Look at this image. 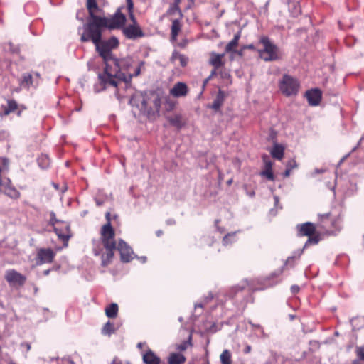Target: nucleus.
<instances>
[{
	"label": "nucleus",
	"instance_id": "nucleus-45",
	"mask_svg": "<svg viewBox=\"0 0 364 364\" xmlns=\"http://www.w3.org/2000/svg\"><path fill=\"white\" fill-rule=\"evenodd\" d=\"M296 167H297V164L294 159L289 160L287 164V168L291 171Z\"/></svg>",
	"mask_w": 364,
	"mask_h": 364
},
{
	"label": "nucleus",
	"instance_id": "nucleus-18",
	"mask_svg": "<svg viewBox=\"0 0 364 364\" xmlns=\"http://www.w3.org/2000/svg\"><path fill=\"white\" fill-rule=\"evenodd\" d=\"M282 271H280L278 274L274 273L271 276L265 278L264 279L263 284L264 287H259L256 289L251 288L252 290H262L265 288L272 287L277 284L279 282V280L276 279V277H277L279 274H281Z\"/></svg>",
	"mask_w": 364,
	"mask_h": 364
},
{
	"label": "nucleus",
	"instance_id": "nucleus-41",
	"mask_svg": "<svg viewBox=\"0 0 364 364\" xmlns=\"http://www.w3.org/2000/svg\"><path fill=\"white\" fill-rule=\"evenodd\" d=\"M260 174L262 176L266 177L269 181H274V174L272 173V170H266L265 169L263 171H262Z\"/></svg>",
	"mask_w": 364,
	"mask_h": 364
},
{
	"label": "nucleus",
	"instance_id": "nucleus-40",
	"mask_svg": "<svg viewBox=\"0 0 364 364\" xmlns=\"http://www.w3.org/2000/svg\"><path fill=\"white\" fill-rule=\"evenodd\" d=\"M355 353L360 360L364 361V346H357L355 348Z\"/></svg>",
	"mask_w": 364,
	"mask_h": 364
},
{
	"label": "nucleus",
	"instance_id": "nucleus-23",
	"mask_svg": "<svg viewBox=\"0 0 364 364\" xmlns=\"http://www.w3.org/2000/svg\"><path fill=\"white\" fill-rule=\"evenodd\" d=\"M225 54H217L215 53H211V58L210 59V64L212 65L215 69L219 68L223 65V58Z\"/></svg>",
	"mask_w": 364,
	"mask_h": 364
},
{
	"label": "nucleus",
	"instance_id": "nucleus-37",
	"mask_svg": "<svg viewBox=\"0 0 364 364\" xmlns=\"http://www.w3.org/2000/svg\"><path fill=\"white\" fill-rule=\"evenodd\" d=\"M191 336H189L188 341H184L181 343L176 345V349L179 351L186 350L188 346H191Z\"/></svg>",
	"mask_w": 364,
	"mask_h": 364
},
{
	"label": "nucleus",
	"instance_id": "nucleus-10",
	"mask_svg": "<svg viewBox=\"0 0 364 364\" xmlns=\"http://www.w3.org/2000/svg\"><path fill=\"white\" fill-rule=\"evenodd\" d=\"M53 228L58 237L63 242H68L71 237L70 225L66 222L63 221L59 225H55Z\"/></svg>",
	"mask_w": 364,
	"mask_h": 364
},
{
	"label": "nucleus",
	"instance_id": "nucleus-50",
	"mask_svg": "<svg viewBox=\"0 0 364 364\" xmlns=\"http://www.w3.org/2000/svg\"><path fill=\"white\" fill-rule=\"evenodd\" d=\"M265 169L272 170V163L270 161H265Z\"/></svg>",
	"mask_w": 364,
	"mask_h": 364
},
{
	"label": "nucleus",
	"instance_id": "nucleus-26",
	"mask_svg": "<svg viewBox=\"0 0 364 364\" xmlns=\"http://www.w3.org/2000/svg\"><path fill=\"white\" fill-rule=\"evenodd\" d=\"M118 310V305L112 303L105 308V314L108 318H114L117 316Z\"/></svg>",
	"mask_w": 364,
	"mask_h": 364
},
{
	"label": "nucleus",
	"instance_id": "nucleus-16",
	"mask_svg": "<svg viewBox=\"0 0 364 364\" xmlns=\"http://www.w3.org/2000/svg\"><path fill=\"white\" fill-rule=\"evenodd\" d=\"M298 228L300 235L303 236H311L316 230L314 224L309 222L298 225Z\"/></svg>",
	"mask_w": 364,
	"mask_h": 364
},
{
	"label": "nucleus",
	"instance_id": "nucleus-61",
	"mask_svg": "<svg viewBox=\"0 0 364 364\" xmlns=\"http://www.w3.org/2000/svg\"><path fill=\"white\" fill-rule=\"evenodd\" d=\"M247 194L250 197H253L255 196V192L254 191L247 192Z\"/></svg>",
	"mask_w": 364,
	"mask_h": 364
},
{
	"label": "nucleus",
	"instance_id": "nucleus-54",
	"mask_svg": "<svg viewBox=\"0 0 364 364\" xmlns=\"http://www.w3.org/2000/svg\"><path fill=\"white\" fill-rule=\"evenodd\" d=\"M294 257H289L284 264V266L289 264L291 261H293L294 259Z\"/></svg>",
	"mask_w": 364,
	"mask_h": 364
},
{
	"label": "nucleus",
	"instance_id": "nucleus-44",
	"mask_svg": "<svg viewBox=\"0 0 364 364\" xmlns=\"http://www.w3.org/2000/svg\"><path fill=\"white\" fill-rule=\"evenodd\" d=\"M319 241L318 237H311L309 236L308 240L306 242L304 245V247H307L310 244L316 245Z\"/></svg>",
	"mask_w": 364,
	"mask_h": 364
},
{
	"label": "nucleus",
	"instance_id": "nucleus-57",
	"mask_svg": "<svg viewBox=\"0 0 364 364\" xmlns=\"http://www.w3.org/2000/svg\"><path fill=\"white\" fill-rule=\"evenodd\" d=\"M111 364H122V363H121V361H120L119 359H117V358H115L112 360V363H111Z\"/></svg>",
	"mask_w": 364,
	"mask_h": 364
},
{
	"label": "nucleus",
	"instance_id": "nucleus-7",
	"mask_svg": "<svg viewBox=\"0 0 364 364\" xmlns=\"http://www.w3.org/2000/svg\"><path fill=\"white\" fill-rule=\"evenodd\" d=\"M0 191L12 200H18L21 194L18 190L13 185L10 178H6L4 182L1 181Z\"/></svg>",
	"mask_w": 364,
	"mask_h": 364
},
{
	"label": "nucleus",
	"instance_id": "nucleus-35",
	"mask_svg": "<svg viewBox=\"0 0 364 364\" xmlns=\"http://www.w3.org/2000/svg\"><path fill=\"white\" fill-rule=\"evenodd\" d=\"M126 1H127V10L129 12V16L130 20L132 22V25H138V23L136 22V19L133 13V9H134L133 1H132V0H126Z\"/></svg>",
	"mask_w": 364,
	"mask_h": 364
},
{
	"label": "nucleus",
	"instance_id": "nucleus-33",
	"mask_svg": "<svg viewBox=\"0 0 364 364\" xmlns=\"http://www.w3.org/2000/svg\"><path fill=\"white\" fill-rule=\"evenodd\" d=\"M38 164L41 168H47L50 166V159L46 154H41L38 158Z\"/></svg>",
	"mask_w": 364,
	"mask_h": 364
},
{
	"label": "nucleus",
	"instance_id": "nucleus-32",
	"mask_svg": "<svg viewBox=\"0 0 364 364\" xmlns=\"http://www.w3.org/2000/svg\"><path fill=\"white\" fill-rule=\"evenodd\" d=\"M221 364H232V355L228 350H224L220 356Z\"/></svg>",
	"mask_w": 364,
	"mask_h": 364
},
{
	"label": "nucleus",
	"instance_id": "nucleus-58",
	"mask_svg": "<svg viewBox=\"0 0 364 364\" xmlns=\"http://www.w3.org/2000/svg\"><path fill=\"white\" fill-rule=\"evenodd\" d=\"M275 205H277L279 203V197L277 196H274Z\"/></svg>",
	"mask_w": 364,
	"mask_h": 364
},
{
	"label": "nucleus",
	"instance_id": "nucleus-8",
	"mask_svg": "<svg viewBox=\"0 0 364 364\" xmlns=\"http://www.w3.org/2000/svg\"><path fill=\"white\" fill-rule=\"evenodd\" d=\"M116 248L120 253L121 260L123 262H129L135 257L132 247L124 240H119Z\"/></svg>",
	"mask_w": 364,
	"mask_h": 364
},
{
	"label": "nucleus",
	"instance_id": "nucleus-1",
	"mask_svg": "<svg viewBox=\"0 0 364 364\" xmlns=\"http://www.w3.org/2000/svg\"><path fill=\"white\" fill-rule=\"evenodd\" d=\"M119 46L118 39L113 36L106 41H100L96 46V50L102 58L105 64L103 73L98 75L99 82L94 85V91L100 92L109 86L117 89L120 83L124 82L126 85L130 83L132 76H126L122 72L126 66L129 65L127 59H117L113 56L112 49ZM117 97L118 90L115 92Z\"/></svg>",
	"mask_w": 364,
	"mask_h": 364
},
{
	"label": "nucleus",
	"instance_id": "nucleus-47",
	"mask_svg": "<svg viewBox=\"0 0 364 364\" xmlns=\"http://www.w3.org/2000/svg\"><path fill=\"white\" fill-rule=\"evenodd\" d=\"M21 347L23 349H25L26 352H28L31 349V345L30 343L27 342H23L21 344Z\"/></svg>",
	"mask_w": 364,
	"mask_h": 364
},
{
	"label": "nucleus",
	"instance_id": "nucleus-51",
	"mask_svg": "<svg viewBox=\"0 0 364 364\" xmlns=\"http://www.w3.org/2000/svg\"><path fill=\"white\" fill-rule=\"evenodd\" d=\"M250 324H251L252 327L259 329L260 331V332H262V333L263 335H264V331L260 325H256V324L252 323V322H250Z\"/></svg>",
	"mask_w": 364,
	"mask_h": 364
},
{
	"label": "nucleus",
	"instance_id": "nucleus-11",
	"mask_svg": "<svg viewBox=\"0 0 364 364\" xmlns=\"http://www.w3.org/2000/svg\"><path fill=\"white\" fill-rule=\"evenodd\" d=\"M123 33L129 39L141 38L144 33L139 25H128L123 28Z\"/></svg>",
	"mask_w": 364,
	"mask_h": 364
},
{
	"label": "nucleus",
	"instance_id": "nucleus-52",
	"mask_svg": "<svg viewBox=\"0 0 364 364\" xmlns=\"http://www.w3.org/2000/svg\"><path fill=\"white\" fill-rule=\"evenodd\" d=\"M243 351H244V353H245V354L249 353L251 351V346H249V345H247V346H245V348H244Z\"/></svg>",
	"mask_w": 364,
	"mask_h": 364
},
{
	"label": "nucleus",
	"instance_id": "nucleus-59",
	"mask_svg": "<svg viewBox=\"0 0 364 364\" xmlns=\"http://www.w3.org/2000/svg\"><path fill=\"white\" fill-rule=\"evenodd\" d=\"M141 262L145 263L146 262V257H141L139 258Z\"/></svg>",
	"mask_w": 364,
	"mask_h": 364
},
{
	"label": "nucleus",
	"instance_id": "nucleus-62",
	"mask_svg": "<svg viewBox=\"0 0 364 364\" xmlns=\"http://www.w3.org/2000/svg\"><path fill=\"white\" fill-rule=\"evenodd\" d=\"M143 345H144V344H143L142 343H139L137 344V348L141 349V348H142Z\"/></svg>",
	"mask_w": 364,
	"mask_h": 364
},
{
	"label": "nucleus",
	"instance_id": "nucleus-2",
	"mask_svg": "<svg viewBox=\"0 0 364 364\" xmlns=\"http://www.w3.org/2000/svg\"><path fill=\"white\" fill-rule=\"evenodd\" d=\"M98 19H102V17L90 18L87 23L84 26L85 31L80 38L82 42L91 41L95 46L99 44L102 38V31L107 28L105 23Z\"/></svg>",
	"mask_w": 364,
	"mask_h": 364
},
{
	"label": "nucleus",
	"instance_id": "nucleus-14",
	"mask_svg": "<svg viewBox=\"0 0 364 364\" xmlns=\"http://www.w3.org/2000/svg\"><path fill=\"white\" fill-rule=\"evenodd\" d=\"M169 92L174 97H182L186 96L188 88L186 83L178 82L173 86Z\"/></svg>",
	"mask_w": 364,
	"mask_h": 364
},
{
	"label": "nucleus",
	"instance_id": "nucleus-5",
	"mask_svg": "<svg viewBox=\"0 0 364 364\" xmlns=\"http://www.w3.org/2000/svg\"><path fill=\"white\" fill-rule=\"evenodd\" d=\"M110 213H106L107 223L102 227L101 239L105 249H116V242L114 240V231L111 225Z\"/></svg>",
	"mask_w": 364,
	"mask_h": 364
},
{
	"label": "nucleus",
	"instance_id": "nucleus-21",
	"mask_svg": "<svg viewBox=\"0 0 364 364\" xmlns=\"http://www.w3.org/2000/svg\"><path fill=\"white\" fill-rule=\"evenodd\" d=\"M186 357L177 353H171L168 358V364H183L186 362Z\"/></svg>",
	"mask_w": 364,
	"mask_h": 364
},
{
	"label": "nucleus",
	"instance_id": "nucleus-39",
	"mask_svg": "<svg viewBox=\"0 0 364 364\" xmlns=\"http://www.w3.org/2000/svg\"><path fill=\"white\" fill-rule=\"evenodd\" d=\"M63 221H60L56 218L55 213L53 211H51L50 213V224L55 227V225H59V223H62Z\"/></svg>",
	"mask_w": 364,
	"mask_h": 364
},
{
	"label": "nucleus",
	"instance_id": "nucleus-17",
	"mask_svg": "<svg viewBox=\"0 0 364 364\" xmlns=\"http://www.w3.org/2000/svg\"><path fill=\"white\" fill-rule=\"evenodd\" d=\"M225 97L226 95L225 92L221 90H219L213 104L211 105H209L208 107L213 109L215 111H218L221 106L223 105Z\"/></svg>",
	"mask_w": 364,
	"mask_h": 364
},
{
	"label": "nucleus",
	"instance_id": "nucleus-60",
	"mask_svg": "<svg viewBox=\"0 0 364 364\" xmlns=\"http://www.w3.org/2000/svg\"><path fill=\"white\" fill-rule=\"evenodd\" d=\"M156 235H157L158 237H160V236L163 234V232H162V230H157V231H156Z\"/></svg>",
	"mask_w": 364,
	"mask_h": 364
},
{
	"label": "nucleus",
	"instance_id": "nucleus-9",
	"mask_svg": "<svg viewBox=\"0 0 364 364\" xmlns=\"http://www.w3.org/2000/svg\"><path fill=\"white\" fill-rule=\"evenodd\" d=\"M5 279L10 285L18 284L23 286L26 281V277L15 269L7 270L6 272Z\"/></svg>",
	"mask_w": 364,
	"mask_h": 364
},
{
	"label": "nucleus",
	"instance_id": "nucleus-48",
	"mask_svg": "<svg viewBox=\"0 0 364 364\" xmlns=\"http://www.w3.org/2000/svg\"><path fill=\"white\" fill-rule=\"evenodd\" d=\"M235 232L229 233V234L226 235L223 237V241L224 245H228V237H232V236H235Z\"/></svg>",
	"mask_w": 364,
	"mask_h": 364
},
{
	"label": "nucleus",
	"instance_id": "nucleus-36",
	"mask_svg": "<svg viewBox=\"0 0 364 364\" xmlns=\"http://www.w3.org/2000/svg\"><path fill=\"white\" fill-rule=\"evenodd\" d=\"M139 101L141 102L140 105H137V107L141 109L142 112H148L149 109H151V107L149 105L148 100L144 96L141 95L140 97Z\"/></svg>",
	"mask_w": 364,
	"mask_h": 364
},
{
	"label": "nucleus",
	"instance_id": "nucleus-28",
	"mask_svg": "<svg viewBox=\"0 0 364 364\" xmlns=\"http://www.w3.org/2000/svg\"><path fill=\"white\" fill-rule=\"evenodd\" d=\"M20 85L24 88L29 89L30 87L33 85L32 75L29 73L23 74L20 80Z\"/></svg>",
	"mask_w": 364,
	"mask_h": 364
},
{
	"label": "nucleus",
	"instance_id": "nucleus-49",
	"mask_svg": "<svg viewBox=\"0 0 364 364\" xmlns=\"http://www.w3.org/2000/svg\"><path fill=\"white\" fill-rule=\"evenodd\" d=\"M300 288L298 285H292L291 287V291L293 294H296L299 291Z\"/></svg>",
	"mask_w": 364,
	"mask_h": 364
},
{
	"label": "nucleus",
	"instance_id": "nucleus-19",
	"mask_svg": "<svg viewBox=\"0 0 364 364\" xmlns=\"http://www.w3.org/2000/svg\"><path fill=\"white\" fill-rule=\"evenodd\" d=\"M272 156L277 160H282L284 154V146L282 144L274 143L272 149L270 150Z\"/></svg>",
	"mask_w": 364,
	"mask_h": 364
},
{
	"label": "nucleus",
	"instance_id": "nucleus-55",
	"mask_svg": "<svg viewBox=\"0 0 364 364\" xmlns=\"http://www.w3.org/2000/svg\"><path fill=\"white\" fill-rule=\"evenodd\" d=\"M175 223H176V221L173 219H168L166 220L167 225H174Z\"/></svg>",
	"mask_w": 364,
	"mask_h": 364
},
{
	"label": "nucleus",
	"instance_id": "nucleus-22",
	"mask_svg": "<svg viewBox=\"0 0 364 364\" xmlns=\"http://www.w3.org/2000/svg\"><path fill=\"white\" fill-rule=\"evenodd\" d=\"M167 119L172 126L176 127L178 129H181L184 126V122L181 114H176L168 117Z\"/></svg>",
	"mask_w": 364,
	"mask_h": 364
},
{
	"label": "nucleus",
	"instance_id": "nucleus-3",
	"mask_svg": "<svg viewBox=\"0 0 364 364\" xmlns=\"http://www.w3.org/2000/svg\"><path fill=\"white\" fill-rule=\"evenodd\" d=\"M259 43L262 44L263 48L257 50L259 56L265 62L275 61L282 58V53L279 48L267 36L260 38Z\"/></svg>",
	"mask_w": 364,
	"mask_h": 364
},
{
	"label": "nucleus",
	"instance_id": "nucleus-12",
	"mask_svg": "<svg viewBox=\"0 0 364 364\" xmlns=\"http://www.w3.org/2000/svg\"><path fill=\"white\" fill-rule=\"evenodd\" d=\"M55 253L50 248H41L38 250L37 253V264H42L44 263H51L54 259Z\"/></svg>",
	"mask_w": 364,
	"mask_h": 364
},
{
	"label": "nucleus",
	"instance_id": "nucleus-30",
	"mask_svg": "<svg viewBox=\"0 0 364 364\" xmlns=\"http://www.w3.org/2000/svg\"><path fill=\"white\" fill-rule=\"evenodd\" d=\"M115 332V328L112 323L108 321L102 328V334L110 336Z\"/></svg>",
	"mask_w": 364,
	"mask_h": 364
},
{
	"label": "nucleus",
	"instance_id": "nucleus-43",
	"mask_svg": "<svg viewBox=\"0 0 364 364\" xmlns=\"http://www.w3.org/2000/svg\"><path fill=\"white\" fill-rule=\"evenodd\" d=\"M178 60H179L180 65L182 67H186L188 63L189 59L186 55H185L183 54H181V55L179 56Z\"/></svg>",
	"mask_w": 364,
	"mask_h": 364
},
{
	"label": "nucleus",
	"instance_id": "nucleus-34",
	"mask_svg": "<svg viewBox=\"0 0 364 364\" xmlns=\"http://www.w3.org/2000/svg\"><path fill=\"white\" fill-rule=\"evenodd\" d=\"M107 250V254L106 255H102V265L105 267L107 266L112 259L114 256V251L115 249H106Z\"/></svg>",
	"mask_w": 364,
	"mask_h": 364
},
{
	"label": "nucleus",
	"instance_id": "nucleus-29",
	"mask_svg": "<svg viewBox=\"0 0 364 364\" xmlns=\"http://www.w3.org/2000/svg\"><path fill=\"white\" fill-rule=\"evenodd\" d=\"M181 31V23L179 20L175 19L172 22L171 25V39L176 41L177 36Z\"/></svg>",
	"mask_w": 364,
	"mask_h": 364
},
{
	"label": "nucleus",
	"instance_id": "nucleus-27",
	"mask_svg": "<svg viewBox=\"0 0 364 364\" xmlns=\"http://www.w3.org/2000/svg\"><path fill=\"white\" fill-rule=\"evenodd\" d=\"M289 11L294 16H297L301 14V6L297 1L289 0L288 2Z\"/></svg>",
	"mask_w": 364,
	"mask_h": 364
},
{
	"label": "nucleus",
	"instance_id": "nucleus-64",
	"mask_svg": "<svg viewBox=\"0 0 364 364\" xmlns=\"http://www.w3.org/2000/svg\"><path fill=\"white\" fill-rule=\"evenodd\" d=\"M49 272H50V270H49V269L46 270V271H44V274H45V275H48V274H49Z\"/></svg>",
	"mask_w": 364,
	"mask_h": 364
},
{
	"label": "nucleus",
	"instance_id": "nucleus-42",
	"mask_svg": "<svg viewBox=\"0 0 364 364\" xmlns=\"http://www.w3.org/2000/svg\"><path fill=\"white\" fill-rule=\"evenodd\" d=\"M248 283H247V281H244L242 282V284H239V285H237V286H235L232 288L231 291H234V294H236L237 291H242V289H244L246 287V285H247Z\"/></svg>",
	"mask_w": 364,
	"mask_h": 364
},
{
	"label": "nucleus",
	"instance_id": "nucleus-63",
	"mask_svg": "<svg viewBox=\"0 0 364 364\" xmlns=\"http://www.w3.org/2000/svg\"><path fill=\"white\" fill-rule=\"evenodd\" d=\"M197 307H200V308H202V307H203V304H196L195 305V308H197Z\"/></svg>",
	"mask_w": 364,
	"mask_h": 364
},
{
	"label": "nucleus",
	"instance_id": "nucleus-13",
	"mask_svg": "<svg viewBox=\"0 0 364 364\" xmlns=\"http://www.w3.org/2000/svg\"><path fill=\"white\" fill-rule=\"evenodd\" d=\"M308 103L311 106H317L321 101L322 92L318 88L307 90L305 93Z\"/></svg>",
	"mask_w": 364,
	"mask_h": 364
},
{
	"label": "nucleus",
	"instance_id": "nucleus-20",
	"mask_svg": "<svg viewBox=\"0 0 364 364\" xmlns=\"http://www.w3.org/2000/svg\"><path fill=\"white\" fill-rule=\"evenodd\" d=\"M87 9L89 12L90 18H95V17H99L96 15V13L100 11L96 0H87Z\"/></svg>",
	"mask_w": 364,
	"mask_h": 364
},
{
	"label": "nucleus",
	"instance_id": "nucleus-15",
	"mask_svg": "<svg viewBox=\"0 0 364 364\" xmlns=\"http://www.w3.org/2000/svg\"><path fill=\"white\" fill-rule=\"evenodd\" d=\"M142 359L144 364H160L161 358L151 349H148L143 355Z\"/></svg>",
	"mask_w": 364,
	"mask_h": 364
},
{
	"label": "nucleus",
	"instance_id": "nucleus-6",
	"mask_svg": "<svg viewBox=\"0 0 364 364\" xmlns=\"http://www.w3.org/2000/svg\"><path fill=\"white\" fill-rule=\"evenodd\" d=\"M122 9V7L118 8L117 11L110 18L102 17V19L99 20L105 23L107 28L115 29L124 28L127 18L126 16L121 12Z\"/></svg>",
	"mask_w": 364,
	"mask_h": 364
},
{
	"label": "nucleus",
	"instance_id": "nucleus-4",
	"mask_svg": "<svg viewBox=\"0 0 364 364\" xmlns=\"http://www.w3.org/2000/svg\"><path fill=\"white\" fill-rule=\"evenodd\" d=\"M279 87L281 92L287 97L296 95L299 92V82L296 78L289 75H284L279 82Z\"/></svg>",
	"mask_w": 364,
	"mask_h": 364
},
{
	"label": "nucleus",
	"instance_id": "nucleus-25",
	"mask_svg": "<svg viewBox=\"0 0 364 364\" xmlns=\"http://www.w3.org/2000/svg\"><path fill=\"white\" fill-rule=\"evenodd\" d=\"M17 103L14 100H9L7 102V106H2L3 112L1 114V116H7L11 112H14L17 109Z\"/></svg>",
	"mask_w": 364,
	"mask_h": 364
},
{
	"label": "nucleus",
	"instance_id": "nucleus-53",
	"mask_svg": "<svg viewBox=\"0 0 364 364\" xmlns=\"http://www.w3.org/2000/svg\"><path fill=\"white\" fill-rule=\"evenodd\" d=\"M291 170H290V169H289V168H286V170H285V171H284V177H288V176H289V175H290V173H291Z\"/></svg>",
	"mask_w": 364,
	"mask_h": 364
},
{
	"label": "nucleus",
	"instance_id": "nucleus-24",
	"mask_svg": "<svg viewBox=\"0 0 364 364\" xmlns=\"http://www.w3.org/2000/svg\"><path fill=\"white\" fill-rule=\"evenodd\" d=\"M241 36V31H238L234 35L233 38L228 43L225 47V52H235V48L237 46L239 40Z\"/></svg>",
	"mask_w": 364,
	"mask_h": 364
},
{
	"label": "nucleus",
	"instance_id": "nucleus-56",
	"mask_svg": "<svg viewBox=\"0 0 364 364\" xmlns=\"http://www.w3.org/2000/svg\"><path fill=\"white\" fill-rule=\"evenodd\" d=\"M244 48H247V49H250V50H255V48L253 44H249V45L246 46L245 47H244Z\"/></svg>",
	"mask_w": 364,
	"mask_h": 364
},
{
	"label": "nucleus",
	"instance_id": "nucleus-31",
	"mask_svg": "<svg viewBox=\"0 0 364 364\" xmlns=\"http://www.w3.org/2000/svg\"><path fill=\"white\" fill-rule=\"evenodd\" d=\"M318 216H319V219H320L319 225L321 226V228L327 229L329 228L328 223L333 225V222H332L331 220L329 221V217H330L329 213L319 215Z\"/></svg>",
	"mask_w": 364,
	"mask_h": 364
},
{
	"label": "nucleus",
	"instance_id": "nucleus-46",
	"mask_svg": "<svg viewBox=\"0 0 364 364\" xmlns=\"http://www.w3.org/2000/svg\"><path fill=\"white\" fill-rule=\"evenodd\" d=\"M180 55H181V53H179L178 52H177L176 50L173 51L171 55V61L174 62L175 60H178V58H179Z\"/></svg>",
	"mask_w": 364,
	"mask_h": 364
},
{
	"label": "nucleus",
	"instance_id": "nucleus-38",
	"mask_svg": "<svg viewBox=\"0 0 364 364\" xmlns=\"http://www.w3.org/2000/svg\"><path fill=\"white\" fill-rule=\"evenodd\" d=\"M129 60V65L128 66H126L125 68L122 70V72L126 75V76H132L131 77V79L132 78L133 76H138L140 73H141V68L140 66H138L137 68H136L134 70V73L132 74L130 73L129 71V67H130V60L129 59H127Z\"/></svg>",
	"mask_w": 364,
	"mask_h": 364
}]
</instances>
